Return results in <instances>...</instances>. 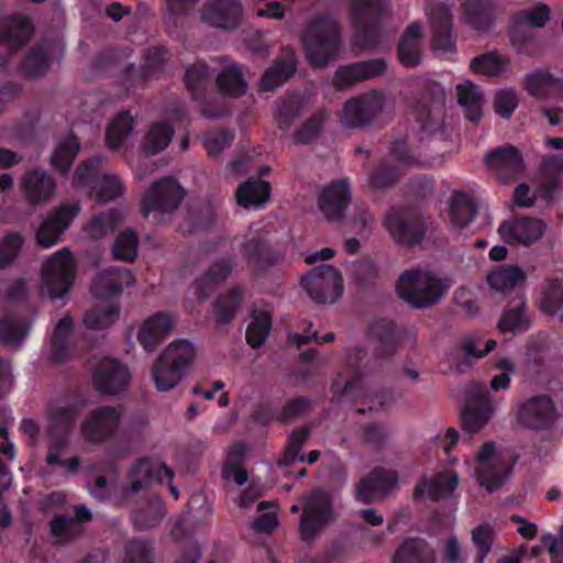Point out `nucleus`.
<instances>
[{"instance_id":"64","label":"nucleus","mask_w":563,"mask_h":563,"mask_svg":"<svg viewBox=\"0 0 563 563\" xmlns=\"http://www.w3.org/2000/svg\"><path fill=\"white\" fill-rule=\"evenodd\" d=\"M165 515L164 506L159 499L151 503L146 508L134 512L135 525L142 529L155 526Z\"/></svg>"},{"instance_id":"38","label":"nucleus","mask_w":563,"mask_h":563,"mask_svg":"<svg viewBox=\"0 0 563 563\" xmlns=\"http://www.w3.org/2000/svg\"><path fill=\"white\" fill-rule=\"evenodd\" d=\"M422 34L419 22H413L406 29L398 48L399 60L404 66L415 67L420 63Z\"/></svg>"},{"instance_id":"10","label":"nucleus","mask_w":563,"mask_h":563,"mask_svg":"<svg viewBox=\"0 0 563 563\" xmlns=\"http://www.w3.org/2000/svg\"><path fill=\"white\" fill-rule=\"evenodd\" d=\"M185 196L183 187L172 177L154 183L142 199V213L145 218L153 216L155 221H164Z\"/></svg>"},{"instance_id":"15","label":"nucleus","mask_w":563,"mask_h":563,"mask_svg":"<svg viewBox=\"0 0 563 563\" xmlns=\"http://www.w3.org/2000/svg\"><path fill=\"white\" fill-rule=\"evenodd\" d=\"M551 9L548 4L539 2L531 8L514 12L510 16L509 36L514 46L521 51L532 40L526 27L541 29L550 20Z\"/></svg>"},{"instance_id":"19","label":"nucleus","mask_w":563,"mask_h":563,"mask_svg":"<svg viewBox=\"0 0 563 563\" xmlns=\"http://www.w3.org/2000/svg\"><path fill=\"white\" fill-rule=\"evenodd\" d=\"M234 267L231 257H223L214 262L210 268L194 282L188 290L187 303L192 309L196 303L203 302L217 285L224 282Z\"/></svg>"},{"instance_id":"45","label":"nucleus","mask_w":563,"mask_h":563,"mask_svg":"<svg viewBox=\"0 0 563 563\" xmlns=\"http://www.w3.org/2000/svg\"><path fill=\"white\" fill-rule=\"evenodd\" d=\"M243 299L241 287H234L222 294L213 302V314L219 324L229 323L236 314Z\"/></svg>"},{"instance_id":"60","label":"nucleus","mask_w":563,"mask_h":563,"mask_svg":"<svg viewBox=\"0 0 563 563\" xmlns=\"http://www.w3.org/2000/svg\"><path fill=\"white\" fill-rule=\"evenodd\" d=\"M374 335H379V344L376 347V353L380 356L391 355L397 346L398 340L391 331V324L385 321L379 322L371 328Z\"/></svg>"},{"instance_id":"47","label":"nucleus","mask_w":563,"mask_h":563,"mask_svg":"<svg viewBox=\"0 0 563 563\" xmlns=\"http://www.w3.org/2000/svg\"><path fill=\"white\" fill-rule=\"evenodd\" d=\"M476 216V208L472 200L464 194L455 192L449 201V218L453 227L464 228Z\"/></svg>"},{"instance_id":"1","label":"nucleus","mask_w":563,"mask_h":563,"mask_svg":"<svg viewBox=\"0 0 563 563\" xmlns=\"http://www.w3.org/2000/svg\"><path fill=\"white\" fill-rule=\"evenodd\" d=\"M85 407L78 398L66 399L52 405L46 413L45 429L48 432V452L46 462L60 468L64 475H74L80 460L77 456L64 459L69 445V432Z\"/></svg>"},{"instance_id":"61","label":"nucleus","mask_w":563,"mask_h":563,"mask_svg":"<svg viewBox=\"0 0 563 563\" xmlns=\"http://www.w3.org/2000/svg\"><path fill=\"white\" fill-rule=\"evenodd\" d=\"M497 345L496 340L485 339L482 334H472L462 342V350L467 356L481 358L493 351Z\"/></svg>"},{"instance_id":"44","label":"nucleus","mask_w":563,"mask_h":563,"mask_svg":"<svg viewBox=\"0 0 563 563\" xmlns=\"http://www.w3.org/2000/svg\"><path fill=\"white\" fill-rule=\"evenodd\" d=\"M459 103L465 109L466 118L471 121H479L482 118L483 93L472 81L465 80L457 85Z\"/></svg>"},{"instance_id":"17","label":"nucleus","mask_w":563,"mask_h":563,"mask_svg":"<svg viewBox=\"0 0 563 563\" xmlns=\"http://www.w3.org/2000/svg\"><path fill=\"white\" fill-rule=\"evenodd\" d=\"M79 205L64 203L54 209L36 231V242L44 249L54 246L79 213Z\"/></svg>"},{"instance_id":"39","label":"nucleus","mask_w":563,"mask_h":563,"mask_svg":"<svg viewBox=\"0 0 563 563\" xmlns=\"http://www.w3.org/2000/svg\"><path fill=\"white\" fill-rule=\"evenodd\" d=\"M217 84L221 92L230 97L242 96L247 90L242 67L228 58L223 60L222 69L217 77Z\"/></svg>"},{"instance_id":"57","label":"nucleus","mask_w":563,"mask_h":563,"mask_svg":"<svg viewBox=\"0 0 563 563\" xmlns=\"http://www.w3.org/2000/svg\"><path fill=\"white\" fill-rule=\"evenodd\" d=\"M272 328L268 311L255 313L246 330V340L252 347L261 346L266 340Z\"/></svg>"},{"instance_id":"49","label":"nucleus","mask_w":563,"mask_h":563,"mask_svg":"<svg viewBox=\"0 0 563 563\" xmlns=\"http://www.w3.org/2000/svg\"><path fill=\"white\" fill-rule=\"evenodd\" d=\"M509 60L499 53H487L471 60V69L483 76L496 77L506 71Z\"/></svg>"},{"instance_id":"5","label":"nucleus","mask_w":563,"mask_h":563,"mask_svg":"<svg viewBox=\"0 0 563 563\" xmlns=\"http://www.w3.org/2000/svg\"><path fill=\"white\" fill-rule=\"evenodd\" d=\"M514 461L494 442L484 443L475 454L473 473L478 485L488 493L500 489L512 474Z\"/></svg>"},{"instance_id":"37","label":"nucleus","mask_w":563,"mask_h":563,"mask_svg":"<svg viewBox=\"0 0 563 563\" xmlns=\"http://www.w3.org/2000/svg\"><path fill=\"white\" fill-rule=\"evenodd\" d=\"M76 519L56 516L51 522V532L58 543H64L82 531L81 521L89 520L90 510L86 506H77L75 509Z\"/></svg>"},{"instance_id":"48","label":"nucleus","mask_w":563,"mask_h":563,"mask_svg":"<svg viewBox=\"0 0 563 563\" xmlns=\"http://www.w3.org/2000/svg\"><path fill=\"white\" fill-rule=\"evenodd\" d=\"M134 129V119L128 112L119 113L106 132V143L110 148H119Z\"/></svg>"},{"instance_id":"36","label":"nucleus","mask_w":563,"mask_h":563,"mask_svg":"<svg viewBox=\"0 0 563 563\" xmlns=\"http://www.w3.org/2000/svg\"><path fill=\"white\" fill-rule=\"evenodd\" d=\"M460 483L459 475L453 471H443L430 479L423 481L415 490L416 496L439 499L451 495Z\"/></svg>"},{"instance_id":"62","label":"nucleus","mask_w":563,"mask_h":563,"mask_svg":"<svg viewBox=\"0 0 563 563\" xmlns=\"http://www.w3.org/2000/svg\"><path fill=\"white\" fill-rule=\"evenodd\" d=\"M563 305V287L560 283H551L540 297L541 309L551 316L560 312Z\"/></svg>"},{"instance_id":"52","label":"nucleus","mask_w":563,"mask_h":563,"mask_svg":"<svg viewBox=\"0 0 563 563\" xmlns=\"http://www.w3.org/2000/svg\"><path fill=\"white\" fill-rule=\"evenodd\" d=\"M124 214L118 209H111L107 212L100 213L95 217L86 227L88 235L95 239L102 238L113 232L118 225L123 221Z\"/></svg>"},{"instance_id":"32","label":"nucleus","mask_w":563,"mask_h":563,"mask_svg":"<svg viewBox=\"0 0 563 563\" xmlns=\"http://www.w3.org/2000/svg\"><path fill=\"white\" fill-rule=\"evenodd\" d=\"M31 22L21 15H8L0 19V43L9 48L23 46L32 36Z\"/></svg>"},{"instance_id":"31","label":"nucleus","mask_w":563,"mask_h":563,"mask_svg":"<svg viewBox=\"0 0 563 563\" xmlns=\"http://www.w3.org/2000/svg\"><path fill=\"white\" fill-rule=\"evenodd\" d=\"M494 8V0H462L465 22L479 33L490 31L495 21Z\"/></svg>"},{"instance_id":"28","label":"nucleus","mask_w":563,"mask_h":563,"mask_svg":"<svg viewBox=\"0 0 563 563\" xmlns=\"http://www.w3.org/2000/svg\"><path fill=\"white\" fill-rule=\"evenodd\" d=\"M485 164L504 181L519 175L525 167L521 155L511 146L496 148L487 153Z\"/></svg>"},{"instance_id":"23","label":"nucleus","mask_w":563,"mask_h":563,"mask_svg":"<svg viewBox=\"0 0 563 563\" xmlns=\"http://www.w3.org/2000/svg\"><path fill=\"white\" fill-rule=\"evenodd\" d=\"M547 224L540 219L519 218L504 222L498 233L506 243L512 245H531L544 234Z\"/></svg>"},{"instance_id":"29","label":"nucleus","mask_w":563,"mask_h":563,"mask_svg":"<svg viewBox=\"0 0 563 563\" xmlns=\"http://www.w3.org/2000/svg\"><path fill=\"white\" fill-rule=\"evenodd\" d=\"M397 483L393 471L378 468L361 481L356 489V498L362 503H374L380 499Z\"/></svg>"},{"instance_id":"18","label":"nucleus","mask_w":563,"mask_h":563,"mask_svg":"<svg viewBox=\"0 0 563 563\" xmlns=\"http://www.w3.org/2000/svg\"><path fill=\"white\" fill-rule=\"evenodd\" d=\"M379 0H352L351 18L356 36L364 47L373 46L378 38L377 11Z\"/></svg>"},{"instance_id":"21","label":"nucleus","mask_w":563,"mask_h":563,"mask_svg":"<svg viewBox=\"0 0 563 563\" xmlns=\"http://www.w3.org/2000/svg\"><path fill=\"white\" fill-rule=\"evenodd\" d=\"M351 202V187L347 180L339 179L327 184L318 197V208L329 221L343 218Z\"/></svg>"},{"instance_id":"12","label":"nucleus","mask_w":563,"mask_h":563,"mask_svg":"<svg viewBox=\"0 0 563 563\" xmlns=\"http://www.w3.org/2000/svg\"><path fill=\"white\" fill-rule=\"evenodd\" d=\"M332 520V501L328 494L316 490L305 497L299 522V532L303 540L314 539Z\"/></svg>"},{"instance_id":"16","label":"nucleus","mask_w":563,"mask_h":563,"mask_svg":"<svg viewBox=\"0 0 563 563\" xmlns=\"http://www.w3.org/2000/svg\"><path fill=\"white\" fill-rule=\"evenodd\" d=\"M154 477L159 484L167 483L174 498H178L179 492L172 482L174 473L158 459H142L131 468L130 484L126 492L134 494L145 489Z\"/></svg>"},{"instance_id":"58","label":"nucleus","mask_w":563,"mask_h":563,"mask_svg":"<svg viewBox=\"0 0 563 563\" xmlns=\"http://www.w3.org/2000/svg\"><path fill=\"white\" fill-rule=\"evenodd\" d=\"M209 69L206 63L198 60L185 69V85L195 98H198L205 90L208 80Z\"/></svg>"},{"instance_id":"2","label":"nucleus","mask_w":563,"mask_h":563,"mask_svg":"<svg viewBox=\"0 0 563 563\" xmlns=\"http://www.w3.org/2000/svg\"><path fill=\"white\" fill-rule=\"evenodd\" d=\"M134 283V276L125 268H109L99 273L90 291L100 302L85 314V325L92 330L112 325L120 314V308L112 298L119 296L125 287L132 286Z\"/></svg>"},{"instance_id":"51","label":"nucleus","mask_w":563,"mask_h":563,"mask_svg":"<svg viewBox=\"0 0 563 563\" xmlns=\"http://www.w3.org/2000/svg\"><path fill=\"white\" fill-rule=\"evenodd\" d=\"M246 450L243 445H234L228 452V456L223 466V476L227 481L233 482L239 486L244 485L249 479L247 472L240 467Z\"/></svg>"},{"instance_id":"9","label":"nucleus","mask_w":563,"mask_h":563,"mask_svg":"<svg viewBox=\"0 0 563 563\" xmlns=\"http://www.w3.org/2000/svg\"><path fill=\"white\" fill-rule=\"evenodd\" d=\"M467 404L462 411V424L466 432L481 431L501 406V400L493 398L483 383H472L467 387Z\"/></svg>"},{"instance_id":"33","label":"nucleus","mask_w":563,"mask_h":563,"mask_svg":"<svg viewBox=\"0 0 563 563\" xmlns=\"http://www.w3.org/2000/svg\"><path fill=\"white\" fill-rule=\"evenodd\" d=\"M63 53L58 45L40 44L33 47L23 58L21 70L27 76H40L49 64L60 57Z\"/></svg>"},{"instance_id":"11","label":"nucleus","mask_w":563,"mask_h":563,"mask_svg":"<svg viewBox=\"0 0 563 563\" xmlns=\"http://www.w3.org/2000/svg\"><path fill=\"white\" fill-rule=\"evenodd\" d=\"M301 286L317 303L331 305L343 292L341 274L331 265H320L302 276Z\"/></svg>"},{"instance_id":"41","label":"nucleus","mask_w":563,"mask_h":563,"mask_svg":"<svg viewBox=\"0 0 563 563\" xmlns=\"http://www.w3.org/2000/svg\"><path fill=\"white\" fill-rule=\"evenodd\" d=\"M527 276L525 271L517 265H503L487 275V283L495 291L505 294L522 284Z\"/></svg>"},{"instance_id":"7","label":"nucleus","mask_w":563,"mask_h":563,"mask_svg":"<svg viewBox=\"0 0 563 563\" xmlns=\"http://www.w3.org/2000/svg\"><path fill=\"white\" fill-rule=\"evenodd\" d=\"M100 157H93L82 163L76 170L73 183L86 189L97 200L110 201L121 197L125 191L122 179L113 173L98 175Z\"/></svg>"},{"instance_id":"35","label":"nucleus","mask_w":563,"mask_h":563,"mask_svg":"<svg viewBox=\"0 0 563 563\" xmlns=\"http://www.w3.org/2000/svg\"><path fill=\"white\" fill-rule=\"evenodd\" d=\"M271 190L268 181L251 178L239 186L235 200L244 209H258L268 201Z\"/></svg>"},{"instance_id":"53","label":"nucleus","mask_w":563,"mask_h":563,"mask_svg":"<svg viewBox=\"0 0 563 563\" xmlns=\"http://www.w3.org/2000/svg\"><path fill=\"white\" fill-rule=\"evenodd\" d=\"M542 163L547 179L541 186L540 192L545 199H551L552 191L561 185L563 178V157L561 155L547 156Z\"/></svg>"},{"instance_id":"25","label":"nucleus","mask_w":563,"mask_h":563,"mask_svg":"<svg viewBox=\"0 0 563 563\" xmlns=\"http://www.w3.org/2000/svg\"><path fill=\"white\" fill-rule=\"evenodd\" d=\"M385 227L391 239L399 244L416 243L423 235L420 220L406 210L390 209L386 214Z\"/></svg>"},{"instance_id":"14","label":"nucleus","mask_w":563,"mask_h":563,"mask_svg":"<svg viewBox=\"0 0 563 563\" xmlns=\"http://www.w3.org/2000/svg\"><path fill=\"white\" fill-rule=\"evenodd\" d=\"M123 420L120 408L103 406L91 411L80 424V433L85 441L101 443L110 439Z\"/></svg>"},{"instance_id":"27","label":"nucleus","mask_w":563,"mask_h":563,"mask_svg":"<svg viewBox=\"0 0 563 563\" xmlns=\"http://www.w3.org/2000/svg\"><path fill=\"white\" fill-rule=\"evenodd\" d=\"M432 29V49L441 57H445L454 49L451 38L452 16L450 8L443 3L435 4L428 11Z\"/></svg>"},{"instance_id":"59","label":"nucleus","mask_w":563,"mask_h":563,"mask_svg":"<svg viewBox=\"0 0 563 563\" xmlns=\"http://www.w3.org/2000/svg\"><path fill=\"white\" fill-rule=\"evenodd\" d=\"M139 253V238L133 231H124L119 234L113 244V256L118 260L130 262Z\"/></svg>"},{"instance_id":"50","label":"nucleus","mask_w":563,"mask_h":563,"mask_svg":"<svg viewBox=\"0 0 563 563\" xmlns=\"http://www.w3.org/2000/svg\"><path fill=\"white\" fill-rule=\"evenodd\" d=\"M391 153L400 167L432 165L437 158L421 155L408 144L406 140L396 141L393 144Z\"/></svg>"},{"instance_id":"63","label":"nucleus","mask_w":563,"mask_h":563,"mask_svg":"<svg viewBox=\"0 0 563 563\" xmlns=\"http://www.w3.org/2000/svg\"><path fill=\"white\" fill-rule=\"evenodd\" d=\"M328 118L329 114L327 111H319L316 114H313L303 123L300 130L297 131L295 135L296 142L309 143L312 140H314L319 135L323 126V123L327 121Z\"/></svg>"},{"instance_id":"42","label":"nucleus","mask_w":563,"mask_h":563,"mask_svg":"<svg viewBox=\"0 0 563 563\" xmlns=\"http://www.w3.org/2000/svg\"><path fill=\"white\" fill-rule=\"evenodd\" d=\"M295 69V54L292 51H288L283 59L276 62L264 73L260 82V89L264 91L280 87L290 77Z\"/></svg>"},{"instance_id":"20","label":"nucleus","mask_w":563,"mask_h":563,"mask_svg":"<svg viewBox=\"0 0 563 563\" xmlns=\"http://www.w3.org/2000/svg\"><path fill=\"white\" fill-rule=\"evenodd\" d=\"M518 423L528 429H542L553 424L558 412L553 401L545 396L532 397L522 402L516 412Z\"/></svg>"},{"instance_id":"40","label":"nucleus","mask_w":563,"mask_h":563,"mask_svg":"<svg viewBox=\"0 0 563 563\" xmlns=\"http://www.w3.org/2000/svg\"><path fill=\"white\" fill-rule=\"evenodd\" d=\"M562 79L554 76L548 69L537 68L525 76L523 88L527 93L536 99L544 100L549 98L553 87L560 86Z\"/></svg>"},{"instance_id":"22","label":"nucleus","mask_w":563,"mask_h":563,"mask_svg":"<svg viewBox=\"0 0 563 563\" xmlns=\"http://www.w3.org/2000/svg\"><path fill=\"white\" fill-rule=\"evenodd\" d=\"M244 9L241 0H209L201 10V19L207 24L232 30L243 20Z\"/></svg>"},{"instance_id":"43","label":"nucleus","mask_w":563,"mask_h":563,"mask_svg":"<svg viewBox=\"0 0 563 563\" xmlns=\"http://www.w3.org/2000/svg\"><path fill=\"white\" fill-rule=\"evenodd\" d=\"M161 356L186 373L195 361L196 347L192 342L179 339L169 343Z\"/></svg>"},{"instance_id":"8","label":"nucleus","mask_w":563,"mask_h":563,"mask_svg":"<svg viewBox=\"0 0 563 563\" xmlns=\"http://www.w3.org/2000/svg\"><path fill=\"white\" fill-rule=\"evenodd\" d=\"M386 108L385 93L372 90L349 99L339 112V121L344 129H360L377 120Z\"/></svg>"},{"instance_id":"56","label":"nucleus","mask_w":563,"mask_h":563,"mask_svg":"<svg viewBox=\"0 0 563 563\" xmlns=\"http://www.w3.org/2000/svg\"><path fill=\"white\" fill-rule=\"evenodd\" d=\"M79 151V143L75 136L68 135L60 140L52 155V164L55 168L64 172L71 165Z\"/></svg>"},{"instance_id":"24","label":"nucleus","mask_w":563,"mask_h":563,"mask_svg":"<svg viewBox=\"0 0 563 563\" xmlns=\"http://www.w3.org/2000/svg\"><path fill=\"white\" fill-rule=\"evenodd\" d=\"M176 316L167 311H158L145 318L137 332V340L143 349L151 353L173 331Z\"/></svg>"},{"instance_id":"46","label":"nucleus","mask_w":563,"mask_h":563,"mask_svg":"<svg viewBox=\"0 0 563 563\" xmlns=\"http://www.w3.org/2000/svg\"><path fill=\"white\" fill-rule=\"evenodd\" d=\"M185 373L167 360L159 357L153 365L152 376L157 390L167 391L176 387L183 379Z\"/></svg>"},{"instance_id":"55","label":"nucleus","mask_w":563,"mask_h":563,"mask_svg":"<svg viewBox=\"0 0 563 563\" xmlns=\"http://www.w3.org/2000/svg\"><path fill=\"white\" fill-rule=\"evenodd\" d=\"M71 333L73 319L68 316H65L57 322L51 336V360L53 362H60L65 357L68 345V338L71 335Z\"/></svg>"},{"instance_id":"6","label":"nucleus","mask_w":563,"mask_h":563,"mask_svg":"<svg viewBox=\"0 0 563 563\" xmlns=\"http://www.w3.org/2000/svg\"><path fill=\"white\" fill-rule=\"evenodd\" d=\"M75 268V260L68 247L52 254L42 267V292L51 299H64L73 286Z\"/></svg>"},{"instance_id":"54","label":"nucleus","mask_w":563,"mask_h":563,"mask_svg":"<svg viewBox=\"0 0 563 563\" xmlns=\"http://www.w3.org/2000/svg\"><path fill=\"white\" fill-rule=\"evenodd\" d=\"M27 332V324L15 317L10 316L0 320V339L11 349L19 347Z\"/></svg>"},{"instance_id":"4","label":"nucleus","mask_w":563,"mask_h":563,"mask_svg":"<svg viewBox=\"0 0 563 563\" xmlns=\"http://www.w3.org/2000/svg\"><path fill=\"white\" fill-rule=\"evenodd\" d=\"M450 283L440 278L429 269H411L405 272L398 280L399 296L416 308L435 303L449 290Z\"/></svg>"},{"instance_id":"13","label":"nucleus","mask_w":563,"mask_h":563,"mask_svg":"<svg viewBox=\"0 0 563 563\" xmlns=\"http://www.w3.org/2000/svg\"><path fill=\"white\" fill-rule=\"evenodd\" d=\"M174 136V129L166 122L153 123L142 142L143 155L130 162L135 176L140 179L147 177L157 168V163L148 155L164 151Z\"/></svg>"},{"instance_id":"3","label":"nucleus","mask_w":563,"mask_h":563,"mask_svg":"<svg viewBox=\"0 0 563 563\" xmlns=\"http://www.w3.org/2000/svg\"><path fill=\"white\" fill-rule=\"evenodd\" d=\"M340 26L328 16L312 19L302 34L301 42L310 65L323 67L333 59L340 47Z\"/></svg>"},{"instance_id":"30","label":"nucleus","mask_w":563,"mask_h":563,"mask_svg":"<svg viewBox=\"0 0 563 563\" xmlns=\"http://www.w3.org/2000/svg\"><path fill=\"white\" fill-rule=\"evenodd\" d=\"M55 188L54 178L38 168L26 172L22 180L24 195L32 203L47 201L54 196Z\"/></svg>"},{"instance_id":"34","label":"nucleus","mask_w":563,"mask_h":563,"mask_svg":"<svg viewBox=\"0 0 563 563\" xmlns=\"http://www.w3.org/2000/svg\"><path fill=\"white\" fill-rule=\"evenodd\" d=\"M271 232V223L258 222L253 224L245 234L242 253L252 264H260V262L266 256L267 238Z\"/></svg>"},{"instance_id":"26","label":"nucleus","mask_w":563,"mask_h":563,"mask_svg":"<svg viewBox=\"0 0 563 563\" xmlns=\"http://www.w3.org/2000/svg\"><path fill=\"white\" fill-rule=\"evenodd\" d=\"M131 379L129 368L113 358H103L93 373V385L103 394H118Z\"/></svg>"}]
</instances>
